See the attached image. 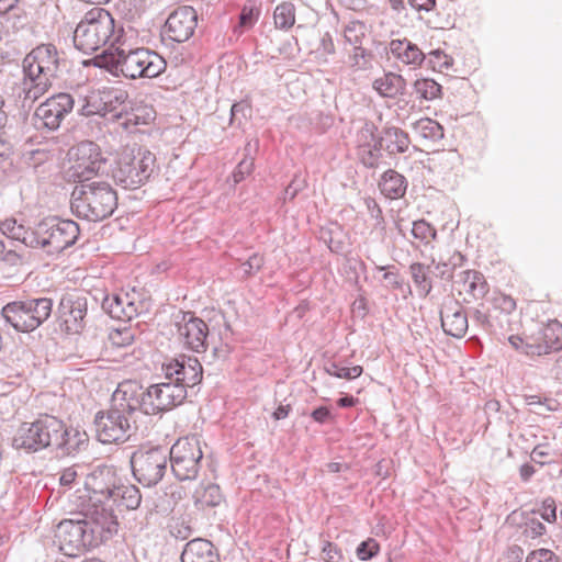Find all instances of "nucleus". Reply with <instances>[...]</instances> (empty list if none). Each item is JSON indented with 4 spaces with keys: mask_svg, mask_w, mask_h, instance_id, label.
<instances>
[{
    "mask_svg": "<svg viewBox=\"0 0 562 562\" xmlns=\"http://www.w3.org/2000/svg\"><path fill=\"white\" fill-rule=\"evenodd\" d=\"M53 311L49 297H32L13 301L2 307L1 315L5 323L16 331L30 333L47 321Z\"/></svg>",
    "mask_w": 562,
    "mask_h": 562,
    "instance_id": "11",
    "label": "nucleus"
},
{
    "mask_svg": "<svg viewBox=\"0 0 562 562\" xmlns=\"http://www.w3.org/2000/svg\"><path fill=\"white\" fill-rule=\"evenodd\" d=\"M412 235L415 239L428 246L437 237V231L425 220H418L413 223Z\"/></svg>",
    "mask_w": 562,
    "mask_h": 562,
    "instance_id": "47",
    "label": "nucleus"
},
{
    "mask_svg": "<svg viewBox=\"0 0 562 562\" xmlns=\"http://www.w3.org/2000/svg\"><path fill=\"white\" fill-rule=\"evenodd\" d=\"M140 302H136L130 293H113L102 301V308L112 318L131 321L139 314Z\"/></svg>",
    "mask_w": 562,
    "mask_h": 562,
    "instance_id": "23",
    "label": "nucleus"
},
{
    "mask_svg": "<svg viewBox=\"0 0 562 562\" xmlns=\"http://www.w3.org/2000/svg\"><path fill=\"white\" fill-rule=\"evenodd\" d=\"M81 105L78 109V113L82 116L101 115L103 116V104L101 90L91 92L85 99L81 100Z\"/></svg>",
    "mask_w": 562,
    "mask_h": 562,
    "instance_id": "44",
    "label": "nucleus"
},
{
    "mask_svg": "<svg viewBox=\"0 0 562 562\" xmlns=\"http://www.w3.org/2000/svg\"><path fill=\"white\" fill-rule=\"evenodd\" d=\"M42 440L38 423L37 419H35L31 423L25 422L20 425L12 439V446L15 449L36 452L44 449Z\"/></svg>",
    "mask_w": 562,
    "mask_h": 562,
    "instance_id": "26",
    "label": "nucleus"
},
{
    "mask_svg": "<svg viewBox=\"0 0 562 562\" xmlns=\"http://www.w3.org/2000/svg\"><path fill=\"white\" fill-rule=\"evenodd\" d=\"M371 52L362 46L351 47L348 52L347 65L353 70H364L370 66Z\"/></svg>",
    "mask_w": 562,
    "mask_h": 562,
    "instance_id": "45",
    "label": "nucleus"
},
{
    "mask_svg": "<svg viewBox=\"0 0 562 562\" xmlns=\"http://www.w3.org/2000/svg\"><path fill=\"white\" fill-rule=\"evenodd\" d=\"M75 98L66 92L54 94L42 102L34 111L32 121L37 130L56 131L64 119L71 113Z\"/></svg>",
    "mask_w": 562,
    "mask_h": 562,
    "instance_id": "18",
    "label": "nucleus"
},
{
    "mask_svg": "<svg viewBox=\"0 0 562 562\" xmlns=\"http://www.w3.org/2000/svg\"><path fill=\"white\" fill-rule=\"evenodd\" d=\"M263 263L265 261L262 256H260L259 254H254L245 262L240 265V268L243 270L244 276L249 277L258 272L262 268Z\"/></svg>",
    "mask_w": 562,
    "mask_h": 562,
    "instance_id": "56",
    "label": "nucleus"
},
{
    "mask_svg": "<svg viewBox=\"0 0 562 562\" xmlns=\"http://www.w3.org/2000/svg\"><path fill=\"white\" fill-rule=\"evenodd\" d=\"M530 514H539L546 521L554 522L557 520L555 501L552 497H547L546 499H543L540 507L533 508Z\"/></svg>",
    "mask_w": 562,
    "mask_h": 562,
    "instance_id": "53",
    "label": "nucleus"
},
{
    "mask_svg": "<svg viewBox=\"0 0 562 562\" xmlns=\"http://www.w3.org/2000/svg\"><path fill=\"white\" fill-rule=\"evenodd\" d=\"M119 481L112 468L97 467L85 480L86 496H88L89 502L93 503L87 505L82 504V508L89 507L90 510H93L95 506H104L113 512L112 505L109 503L115 493L117 484L120 483Z\"/></svg>",
    "mask_w": 562,
    "mask_h": 562,
    "instance_id": "16",
    "label": "nucleus"
},
{
    "mask_svg": "<svg viewBox=\"0 0 562 562\" xmlns=\"http://www.w3.org/2000/svg\"><path fill=\"white\" fill-rule=\"evenodd\" d=\"M49 158V153L45 149H31L24 150L22 154L23 162L27 167L36 168L44 162H46Z\"/></svg>",
    "mask_w": 562,
    "mask_h": 562,
    "instance_id": "52",
    "label": "nucleus"
},
{
    "mask_svg": "<svg viewBox=\"0 0 562 562\" xmlns=\"http://www.w3.org/2000/svg\"><path fill=\"white\" fill-rule=\"evenodd\" d=\"M526 402L529 406H539L546 412H553L558 409L559 403L551 398H541L538 395H530L526 397Z\"/></svg>",
    "mask_w": 562,
    "mask_h": 562,
    "instance_id": "60",
    "label": "nucleus"
},
{
    "mask_svg": "<svg viewBox=\"0 0 562 562\" xmlns=\"http://www.w3.org/2000/svg\"><path fill=\"white\" fill-rule=\"evenodd\" d=\"M193 499L194 505L199 509H205L218 506L223 502L224 496L217 484L201 483L194 491Z\"/></svg>",
    "mask_w": 562,
    "mask_h": 562,
    "instance_id": "32",
    "label": "nucleus"
},
{
    "mask_svg": "<svg viewBox=\"0 0 562 562\" xmlns=\"http://www.w3.org/2000/svg\"><path fill=\"white\" fill-rule=\"evenodd\" d=\"M274 25L279 30H289L295 23V7L291 2H282L273 12Z\"/></svg>",
    "mask_w": 562,
    "mask_h": 562,
    "instance_id": "41",
    "label": "nucleus"
},
{
    "mask_svg": "<svg viewBox=\"0 0 562 562\" xmlns=\"http://www.w3.org/2000/svg\"><path fill=\"white\" fill-rule=\"evenodd\" d=\"M250 149H251V144L249 142L246 145L245 150L250 153ZM247 155H249V154H247ZM254 166H255L254 158L250 156H246L237 165V167L235 168V170L233 172L234 182L239 183L240 181H243L246 178V176H249L252 172Z\"/></svg>",
    "mask_w": 562,
    "mask_h": 562,
    "instance_id": "50",
    "label": "nucleus"
},
{
    "mask_svg": "<svg viewBox=\"0 0 562 562\" xmlns=\"http://www.w3.org/2000/svg\"><path fill=\"white\" fill-rule=\"evenodd\" d=\"M156 169V157L148 149H124L111 166L113 181L124 189L134 190L145 184Z\"/></svg>",
    "mask_w": 562,
    "mask_h": 562,
    "instance_id": "7",
    "label": "nucleus"
},
{
    "mask_svg": "<svg viewBox=\"0 0 562 562\" xmlns=\"http://www.w3.org/2000/svg\"><path fill=\"white\" fill-rule=\"evenodd\" d=\"M123 29L115 27L112 14L103 8L89 10L74 32V45L77 49L89 54L110 44L115 48L123 37Z\"/></svg>",
    "mask_w": 562,
    "mask_h": 562,
    "instance_id": "5",
    "label": "nucleus"
},
{
    "mask_svg": "<svg viewBox=\"0 0 562 562\" xmlns=\"http://www.w3.org/2000/svg\"><path fill=\"white\" fill-rule=\"evenodd\" d=\"M135 480L145 487L157 485L168 470V450L164 447L139 448L131 457Z\"/></svg>",
    "mask_w": 562,
    "mask_h": 562,
    "instance_id": "13",
    "label": "nucleus"
},
{
    "mask_svg": "<svg viewBox=\"0 0 562 562\" xmlns=\"http://www.w3.org/2000/svg\"><path fill=\"white\" fill-rule=\"evenodd\" d=\"M64 63L53 44L34 47L22 61L23 77L15 87L16 98L23 109H31L53 86Z\"/></svg>",
    "mask_w": 562,
    "mask_h": 562,
    "instance_id": "2",
    "label": "nucleus"
},
{
    "mask_svg": "<svg viewBox=\"0 0 562 562\" xmlns=\"http://www.w3.org/2000/svg\"><path fill=\"white\" fill-rule=\"evenodd\" d=\"M381 140L383 149L390 155L403 154L407 151L411 145L408 134L395 126L384 128L381 134Z\"/></svg>",
    "mask_w": 562,
    "mask_h": 562,
    "instance_id": "31",
    "label": "nucleus"
},
{
    "mask_svg": "<svg viewBox=\"0 0 562 562\" xmlns=\"http://www.w3.org/2000/svg\"><path fill=\"white\" fill-rule=\"evenodd\" d=\"M364 204L367 206V210H368L370 216L375 220V226L382 227L384 224V218L382 215V210L379 206V204L376 203V201L373 198H366Z\"/></svg>",
    "mask_w": 562,
    "mask_h": 562,
    "instance_id": "62",
    "label": "nucleus"
},
{
    "mask_svg": "<svg viewBox=\"0 0 562 562\" xmlns=\"http://www.w3.org/2000/svg\"><path fill=\"white\" fill-rule=\"evenodd\" d=\"M324 370L327 374L346 380H353L361 375L363 369L360 366L351 368L340 367L336 362H328L325 364Z\"/></svg>",
    "mask_w": 562,
    "mask_h": 562,
    "instance_id": "48",
    "label": "nucleus"
},
{
    "mask_svg": "<svg viewBox=\"0 0 562 562\" xmlns=\"http://www.w3.org/2000/svg\"><path fill=\"white\" fill-rule=\"evenodd\" d=\"M412 279L420 296H427L432 290V283L429 278V266L420 262H414L409 266Z\"/></svg>",
    "mask_w": 562,
    "mask_h": 562,
    "instance_id": "39",
    "label": "nucleus"
},
{
    "mask_svg": "<svg viewBox=\"0 0 562 562\" xmlns=\"http://www.w3.org/2000/svg\"><path fill=\"white\" fill-rule=\"evenodd\" d=\"M43 438L44 449L52 448L60 456L78 453L88 445V436L74 427H68L58 417L41 414L36 418Z\"/></svg>",
    "mask_w": 562,
    "mask_h": 562,
    "instance_id": "9",
    "label": "nucleus"
},
{
    "mask_svg": "<svg viewBox=\"0 0 562 562\" xmlns=\"http://www.w3.org/2000/svg\"><path fill=\"white\" fill-rule=\"evenodd\" d=\"M261 5L256 0H248L239 14L238 24L234 26V33L239 36L245 31L250 30L259 20Z\"/></svg>",
    "mask_w": 562,
    "mask_h": 562,
    "instance_id": "37",
    "label": "nucleus"
},
{
    "mask_svg": "<svg viewBox=\"0 0 562 562\" xmlns=\"http://www.w3.org/2000/svg\"><path fill=\"white\" fill-rule=\"evenodd\" d=\"M98 65L114 76L130 79L156 78L166 69L165 59L157 53L144 47L126 49L122 42L114 52L104 54Z\"/></svg>",
    "mask_w": 562,
    "mask_h": 562,
    "instance_id": "4",
    "label": "nucleus"
},
{
    "mask_svg": "<svg viewBox=\"0 0 562 562\" xmlns=\"http://www.w3.org/2000/svg\"><path fill=\"white\" fill-rule=\"evenodd\" d=\"M181 562H220V555L211 541L196 538L186 544Z\"/></svg>",
    "mask_w": 562,
    "mask_h": 562,
    "instance_id": "27",
    "label": "nucleus"
},
{
    "mask_svg": "<svg viewBox=\"0 0 562 562\" xmlns=\"http://www.w3.org/2000/svg\"><path fill=\"white\" fill-rule=\"evenodd\" d=\"M522 522L519 525L521 535L526 539H537L547 532L546 526L529 513H522Z\"/></svg>",
    "mask_w": 562,
    "mask_h": 562,
    "instance_id": "43",
    "label": "nucleus"
},
{
    "mask_svg": "<svg viewBox=\"0 0 562 562\" xmlns=\"http://www.w3.org/2000/svg\"><path fill=\"white\" fill-rule=\"evenodd\" d=\"M203 451L200 440L194 437L178 439L168 451V462L179 481L195 480L201 469Z\"/></svg>",
    "mask_w": 562,
    "mask_h": 562,
    "instance_id": "14",
    "label": "nucleus"
},
{
    "mask_svg": "<svg viewBox=\"0 0 562 562\" xmlns=\"http://www.w3.org/2000/svg\"><path fill=\"white\" fill-rule=\"evenodd\" d=\"M413 131L422 138L430 142L439 140L443 137L442 126L435 120L423 117L412 125Z\"/></svg>",
    "mask_w": 562,
    "mask_h": 562,
    "instance_id": "38",
    "label": "nucleus"
},
{
    "mask_svg": "<svg viewBox=\"0 0 562 562\" xmlns=\"http://www.w3.org/2000/svg\"><path fill=\"white\" fill-rule=\"evenodd\" d=\"M490 303L492 305V317L495 321L497 329L512 330L513 316L517 307L515 299L503 292H494L490 299Z\"/></svg>",
    "mask_w": 562,
    "mask_h": 562,
    "instance_id": "24",
    "label": "nucleus"
},
{
    "mask_svg": "<svg viewBox=\"0 0 562 562\" xmlns=\"http://www.w3.org/2000/svg\"><path fill=\"white\" fill-rule=\"evenodd\" d=\"M406 178L396 170H386L379 181L381 193L391 200L403 198L407 190Z\"/></svg>",
    "mask_w": 562,
    "mask_h": 562,
    "instance_id": "29",
    "label": "nucleus"
},
{
    "mask_svg": "<svg viewBox=\"0 0 562 562\" xmlns=\"http://www.w3.org/2000/svg\"><path fill=\"white\" fill-rule=\"evenodd\" d=\"M465 291L475 300H482L488 292V283L482 272L467 270L461 273Z\"/></svg>",
    "mask_w": 562,
    "mask_h": 562,
    "instance_id": "36",
    "label": "nucleus"
},
{
    "mask_svg": "<svg viewBox=\"0 0 562 562\" xmlns=\"http://www.w3.org/2000/svg\"><path fill=\"white\" fill-rule=\"evenodd\" d=\"M429 64L434 68H449L451 65V58L440 49H435L429 53Z\"/></svg>",
    "mask_w": 562,
    "mask_h": 562,
    "instance_id": "63",
    "label": "nucleus"
},
{
    "mask_svg": "<svg viewBox=\"0 0 562 562\" xmlns=\"http://www.w3.org/2000/svg\"><path fill=\"white\" fill-rule=\"evenodd\" d=\"M58 310L67 333L79 334L83 329L87 315L86 297L67 294L60 300Z\"/></svg>",
    "mask_w": 562,
    "mask_h": 562,
    "instance_id": "21",
    "label": "nucleus"
},
{
    "mask_svg": "<svg viewBox=\"0 0 562 562\" xmlns=\"http://www.w3.org/2000/svg\"><path fill=\"white\" fill-rule=\"evenodd\" d=\"M126 386L134 391L132 396L138 402L137 408L146 415H156L161 412L170 411L184 402L188 396L182 385H177L168 380L151 384L144 389L136 381H123Z\"/></svg>",
    "mask_w": 562,
    "mask_h": 562,
    "instance_id": "8",
    "label": "nucleus"
},
{
    "mask_svg": "<svg viewBox=\"0 0 562 562\" xmlns=\"http://www.w3.org/2000/svg\"><path fill=\"white\" fill-rule=\"evenodd\" d=\"M161 373L164 380L182 385L187 392L188 389L199 385L203 379L201 362L196 358L187 355L166 359L161 364Z\"/></svg>",
    "mask_w": 562,
    "mask_h": 562,
    "instance_id": "19",
    "label": "nucleus"
},
{
    "mask_svg": "<svg viewBox=\"0 0 562 562\" xmlns=\"http://www.w3.org/2000/svg\"><path fill=\"white\" fill-rule=\"evenodd\" d=\"M113 345L117 347L130 346L134 341V333L130 328L117 329L110 336Z\"/></svg>",
    "mask_w": 562,
    "mask_h": 562,
    "instance_id": "59",
    "label": "nucleus"
},
{
    "mask_svg": "<svg viewBox=\"0 0 562 562\" xmlns=\"http://www.w3.org/2000/svg\"><path fill=\"white\" fill-rule=\"evenodd\" d=\"M79 234L80 229L76 222L47 217L35 226L30 248H41L48 255L59 254L74 245Z\"/></svg>",
    "mask_w": 562,
    "mask_h": 562,
    "instance_id": "10",
    "label": "nucleus"
},
{
    "mask_svg": "<svg viewBox=\"0 0 562 562\" xmlns=\"http://www.w3.org/2000/svg\"><path fill=\"white\" fill-rule=\"evenodd\" d=\"M0 232L7 238L20 241L26 247H30V240L34 237V229L30 231L22 221H18L15 217L0 221Z\"/></svg>",
    "mask_w": 562,
    "mask_h": 562,
    "instance_id": "35",
    "label": "nucleus"
},
{
    "mask_svg": "<svg viewBox=\"0 0 562 562\" xmlns=\"http://www.w3.org/2000/svg\"><path fill=\"white\" fill-rule=\"evenodd\" d=\"M322 553L326 562H341L344 559L342 552L338 546L329 541H324Z\"/></svg>",
    "mask_w": 562,
    "mask_h": 562,
    "instance_id": "58",
    "label": "nucleus"
},
{
    "mask_svg": "<svg viewBox=\"0 0 562 562\" xmlns=\"http://www.w3.org/2000/svg\"><path fill=\"white\" fill-rule=\"evenodd\" d=\"M121 125L125 130H131L139 125H147L155 120V111L151 106L134 105L130 101V108L125 109Z\"/></svg>",
    "mask_w": 562,
    "mask_h": 562,
    "instance_id": "34",
    "label": "nucleus"
},
{
    "mask_svg": "<svg viewBox=\"0 0 562 562\" xmlns=\"http://www.w3.org/2000/svg\"><path fill=\"white\" fill-rule=\"evenodd\" d=\"M110 503L127 510H135L142 503V494L139 488L133 484L119 483Z\"/></svg>",
    "mask_w": 562,
    "mask_h": 562,
    "instance_id": "33",
    "label": "nucleus"
},
{
    "mask_svg": "<svg viewBox=\"0 0 562 562\" xmlns=\"http://www.w3.org/2000/svg\"><path fill=\"white\" fill-rule=\"evenodd\" d=\"M389 53L398 63L413 68L420 66L426 58L425 53L407 38L392 40L389 43Z\"/></svg>",
    "mask_w": 562,
    "mask_h": 562,
    "instance_id": "25",
    "label": "nucleus"
},
{
    "mask_svg": "<svg viewBox=\"0 0 562 562\" xmlns=\"http://www.w3.org/2000/svg\"><path fill=\"white\" fill-rule=\"evenodd\" d=\"M373 89L383 98L394 99L406 90V80L398 74L386 72L373 81Z\"/></svg>",
    "mask_w": 562,
    "mask_h": 562,
    "instance_id": "30",
    "label": "nucleus"
},
{
    "mask_svg": "<svg viewBox=\"0 0 562 562\" xmlns=\"http://www.w3.org/2000/svg\"><path fill=\"white\" fill-rule=\"evenodd\" d=\"M67 157V178L77 184L93 181L92 179L105 169L108 161L100 146L91 140L80 142L72 146L68 150Z\"/></svg>",
    "mask_w": 562,
    "mask_h": 562,
    "instance_id": "12",
    "label": "nucleus"
},
{
    "mask_svg": "<svg viewBox=\"0 0 562 562\" xmlns=\"http://www.w3.org/2000/svg\"><path fill=\"white\" fill-rule=\"evenodd\" d=\"M413 89L419 99L432 101L441 97L442 87L430 78H420L413 83Z\"/></svg>",
    "mask_w": 562,
    "mask_h": 562,
    "instance_id": "40",
    "label": "nucleus"
},
{
    "mask_svg": "<svg viewBox=\"0 0 562 562\" xmlns=\"http://www.w3.org/2000/svg\"><path fill=\"white\" fill-rule=\"evenodd\" d=\"M134 391L123 382L119 384L111 398L108 411L94 416L95 437L102 443L125 442L131 437L132 423L138 411V402L132 397Z\"/></svg>",
    "mask_w": 562,
    "mask_h": 562,
    "instance_id": "3",
    "label": "nucleus"
},
{
    "mask_svg": "<svg viewBox=\"0 0 562 562\" xmlns=\"http://www.w3.org/2000/svg\"><path fill=\"white\" fill-rule=\"evenodd\" d=\"M383 149L382 143L371 144L366 147L358 148V155L361 162L367 168H376L382 158L381 150Z\"/></svg>",
    "mask_w": 562,
    "mask_h": 562,
    "instance_id": "46",
    "label": "nucleus"
},
{
    "mask_svg": "<svg viewBox=\"0 0 562 562\" xmlns=\"http://www.w3.org/2000/svg\"><path fill=\"white\" fill-rule=\"evenodd\" d=\"M83 519H67L58 524L56 538L59 550L67 557H78L111 539L117 531V517L110 508H82Z\"/></svg>",
    "mask_w": 562,
    "mask_h": 562,
    "instance_id": "1",
    "label": "nucleus"
},
{
    "mask_svg": "<svg viewBox=\"0 0 562 562\" xmlns=\"http://www.w3.org/2000/svg\"><path fill=\"white\" fill-rule=\"evenodd\" d=\"M251 115V108L246 101L236 102L231 108V123L241 126Z\"/></svg>",
    "mask_w": 562,
    "mask_h": 562,
    "instance_id": "51",
    "label": "nucleus"
},
{
    "mask_svg": "<svg viewBox=\"0 0 562 562\" xmlns=\"http://www.w3.org/2000/svg\"><path fill=\"white\" fill-rule=\"evenodd\" d=\"M562 325L558 321L550 322L538 334L521 337L508 336L509 345L527 357H540L562 349Z\"/></svg>",
    "mask_w": 562,
    "mask_h": 562,
    "instance_id": "15",
    "label": "nucleus"
},
{
    "mask_svg": "<svg viewBox=\"0 0 562 562\" xmlns=\"http://www.w3.org/2000/svg\"><path fill=\"white\" fill-rule=\"evenodd\" d=\"M13 146L5 133L0 130V164L11 160L13 156Z\"/></svg>",
    "mask_w": 562,
    "mask_h": 562,
    "instance_id": "64",
    "label": "nucleus"
},
{
    "mask_svg": "<svg viewBox=\"0 0 562 562\" xmlns=\"http://www.w3.org/2000/svg\"><path fill=\"white\" fill-rule=\"evenodd\" d=\"M471 317L474 323L483 327L485 330H498L495 321L492 317L491 308L487 312H484L481 308H475Z\"/></svg>",
    "mask_w": 562,
    "mask_h": 562,
    "instance_id": "54",
    "label": "nucleus"
},
{
    "mask_svg": "<svg viewBox=\"0 0 562 562\" xmlns=\"http://www.w3.org/2000/svg\"><path fill=\"white\" fill-rule=\"evenodd\" d=\"M526 562H559V558L549 549H538L527 555Z\"/></svg>",
    "mask_w": 562,
    "mask_h": 562,
    "instance_id": "57",
    "label": "nucleus"
},
{
    "mask_svg": "<svg viewBox=\"0 0 562 562\" xmlns=\"http://www.w3.org/2000/svg\"><path fill=\"white\" fill-rule=\"evenodd\" d=\"M177 334L183 347L193 352H205L212 345L206 323L192 312H179L176 316Z\"/></svg>",
    "mask_w": 562,
    "mask_h": 562,
    "instance_id": "17",
    "label": "nucleus"
},
{
    "mask_svg": "<svg viewBox=\"0 0 562 562\" xmlns=\"http://www.w3.org/2000/svg\"><path fill=\"white\" fill-rule=\"evenodd\" d=\"M440 321L443 331L452 337L462 338L468 330V316L463 307L453 297H446L440 308Z\"/></svg>",
    "mask_w": 562,
    "mask_h": 562,
    "instance_id": "22",
    "label": "nucleus"
},
{
    "mask_svg": "<svg viewBox=\"0 0 562 562\" xmlns=\"http://www.w3.org/2000/svg\"><path fill=\"white\" fill-rule=\"evenodd\" d=\"M316 52L325 59L327 56L336 53L335 43L330 33L326 32L323 34Z\"/></svg>",
    "mask_w": 562,
    "mask_h": 562,
    "instance_id": "61",
    "label": "nucleus"
},
{
    "mask_svg": "<svg viewBox=\"0 0 562 562\" xmlns=\"http://www.w3.org/2000/svg\"><path fill=\"white\" fill-rule=\"evenodd\" d=\"M103 116L112 120H122L125 109L130 108L128 94L126 91L115 88L101 90Z\"/></svg>",
    "mask_w": 562,
    "mask_h": 562,
    "instance_id": "28",
    "label": "nucleus"
},
{
    "mask_svg": "<svg viewBox=\"0 0 562 562\" xmlns=\"http://www.w3.org/2000/svg\"><path fill=\"white\" fill-rule=\"evenodd\" d=\"M70 205L78 217L100 222L111 216L117 207V194L106 181L83 182L74 188Z\"/></svg>",
    "mask_w": 562,
    "mask_h": 562,
    "instance_id": "6",
    "label": "nucleus"
},
{
    "mask_svg": "<svg viewBox=\"0 0 562 562\" xmlns=\"http://www.w3.org/2000/svg\"><path fill=\"white\" fill-rule=\"evenodd\" d=\"M379 548V543L374 539L369 538L358 546L356 553L359 560L368 561L378 554Z\"/></svg>",
    "mask_w": 562,
    "mask_h": 562,
    "instance_id": "55",
    "label": "nucleus"
},
{
    "mask_svg": "<svg viewBox=\"0 0 562 562\" xmlns=\"http://www.w3.org/2000/svg\"><path fill=\"white\" fill-rule=\"evenodd\" d=\"M375 132V125L372 122H366L357 134L358 148L382 143L381 135L376 136Z\"/></svg>",
    "mask_w": 562,
    "mask_h": 562,
    "instance_id": "49",
    "label": "nucleus"
},
{
    "mask_svg": "<svg viewBox=\"0 0 562 562\" xmlns=\"http://www.w3.org/2000/svg\"><path fill=\"white\" fill-rule=\"evenodd\" d=\"M198 25V13L190 5L173 10L164 26V33L177 43L187 42L192 37Z\"/></svg>",
    "mask_w": 562,
    "mask_h": 562,
    "instance_id": "20",
    "label": "nucleus"
},
{
    "mask_svg": "<svg viewBox=\"0 0 562 562\" xmlns=\"http://www.w3.org/2000/svg\"><path fill=\"white\" fill-rule=\"evenodd\" d=\"M367 38V26L363 22L351 21L344 29L345 44L351 47L362 46Z\"/></svg>",
    "mask_w": 562,
    "mask_h": 562,
    "instance_id": "42",
    "label": "nucleus"
}]
</instances>
